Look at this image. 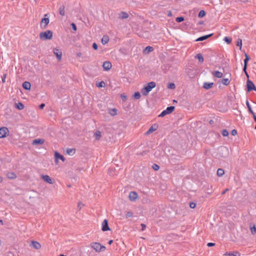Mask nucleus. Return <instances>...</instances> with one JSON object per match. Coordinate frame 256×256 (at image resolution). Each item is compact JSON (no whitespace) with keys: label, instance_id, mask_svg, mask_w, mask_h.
I'll list each match as a JSON object with an SVG mask.
<instances>
[{"label":"nucleus","instance_id":"1","mask_svg":"<svg viewBox=\"0 0 256 256\" xmlns=\"http://www.w3.org/2000/svg\"><path fill=\"white\" fill-rule=\"evenodd\" d=\"M156 84L154 82H151L148 83L144 86L142 89L141 92L143 96H146L148 93L152 90L155 88Z\"/></svg>","mask_w":256,"mask_h":256},{"label":"nucleus","instance_id":"2","mask_svg":"<svg viewBox=\"0 0 256 256\" xmlns=\"http://www.w3.org/2000/svg\"><path fill=\"white\" fill-rule=\"evenodd\" d=\"M53 32L52 30H48L44 32H42L40 34V40H50L52 38Z\"/></svg>","mask_w":256,"mask_h":256},{"label":"nucleus","instance_id":"3","mask_svg":"<svg viewBox=\"0 0 256 256\" xmlns=\"http://www.w3.org/2000/svg\"><path fill=\"white\" fill-rule=\"evenodd\" d=\"M90 246L96 252H100L105 250L106 247L102 246L99 242H92L90 244Z\"/></svg>","mask_w":256,"mask_h":256},{"label":"nucleus","instance_id":"4","mask_svg":"<svg viewBox=\"0 0 256 256\" xmlns=\"http://www.w3.org/2000/svg\"><path fill=\"white\" fill-rule=\"evenodd\" d=\"M175 109V107L174 106H170L167 107L166 110H163L160 114H159L158 117H164L166 114H170L172 113Z\"/></svg>","mask_w":256,"mask_h":256},{"label":"nucleus","instance_id":"5","mask_svg":"<svg viewBox=\"0 0 256 256\" xmlns=\"http://www.w3.org/2000/svg\"><path fill=\"white\" fill-rule=\"evenodd\" d=\"M50 22V20L48 18V14H45L44 16V18H42L40 22V27L43 28H46L48 24Z\"/></svg>","mask_w":256,"mask_h":256},{"label":"nucleus","instance_id":"6","mask_svg":"<svg viewBox=\"0 0 256 256\" xmlns=\"http://www.w3.org/2000/svg\"><path fill=\"white\" fill-rule=\"evenodd\" d=\"M246 89L248 92H250L252 90L256 92V87L253 82L250 80H248L246 82Z\"/></svg>","mask_w":256,"mask_h":256},{"label":"nucleus","instance_id":"7","mask_svg":"<svg viewBox=\"0 0 256 256\" xmlns=\"http://www.w3.org/2000/svg\"><path fill=\"white\" fill-rule=\"evenodd\" d=\"M9 132L8 128L6 127L0 128V138H5L8 132Z\"/></svg>","mask_w":256,"mask_h":256},{"label":"nucleus","instance_id":"8","mask_svg":"<svg viewBox=\"0 0 256 256\" xmlns=\"http://www.w3.org/2000/svg\"><path fill=\"white\" fill-rule=\"evenodd\" d=\"M54 158H55V162L56 164H57L58 162V160H60L62 162H64V160H65L64 157L56 151L54 152Z\"/></svg>","mask_w":256,"mask_h":256},{"label":"nucleus","instance_id":"9","mask_svg":"<svg viewBox=\"0 0 256 256\" xmlns=\"http://www.w3.org/2000/svg\"><path fill=\"white\" fill-rule=\"evenodd\" d=\"M102 230L103 232H106L110 230L108 226V220L106 219L104 220L102 222Z\"/></svg>","mask_w":256,"mask_h":256},{"label":"nucleus","instance_id":"10","mask_svg":"<svg viewBox=\"0 0 256 256\" xmlns=\"http://www.w3.org/2000/svg\"><path fill=\"white\" fill-rule=\"evenodd\" d=\"M53 52L54 54L56 55V58L58 59V60H61L62 56V52L61 50H60L59 49L57 48H54L53 50Z\"/></svg>","mask_w":256,"mask_h":256},{"label":"nucleus","instance_id":"11","mask_svg":"<svg viewBox=\"0 0 256 256\" xmlns=\"http://www.w3.org/2000/svg\"><path fill=\"white\" fill-rule=\"evenodd\" d=\"M138 197V194L136 192H131L129 194L128 198L131 201L136 200Z\"/></svg>","mask_w":256,"mask_h":256},{"label":"nucleus","instance_id":"12","mask_svg":"<svg viewBox=\"0 0 256 256\" xmlns=\"http://www.w3.org/2000/svg\"><path fill=\"white\" fill-rule=\"evenodd\" d=\"M112 66V64L108 61H106L102 64V67L105 70H110Z\"/></svg>","mask_w":256,"mask_h":256},{"label":"nucleus","instance_id":"13","mask_svg":"<svg viewBox=\"0 0 256 256\" xmlns=\"http://www.w3.org/2000/svg\"><path fill=\"white\" fill-rule=\"evenodd\" d=\"M6 175V177L10 180H14L16 178V175L14 172H7Z\"/></svg>","mask_w":256,"mask_h":256},{"label":"nucleus","instance_id":"14","mask_svg":"<svg viewBox=\"0 0 256 256\" xmlns=\"http://www.w3.org/2000/svg\"><path fill=\"white\" fill-rule=\"evenodd\" d=\"M158 128V125L157 124H154L152 125L148 130L146 132V134H150L154 132V131L156 130Z\"/></svg>","mask_w":256,"mask_h":256},{"label":"nucleus","instance_id":"15","mask_svg":"<svg viewBox=\"0 0 256 256\" xmlns=\"http://www.w3.org/2000/svg\"><path fill=\"white\" fill-rule=\"evenodd\" d=\"M42 178L44 182L50 184H52L53 183L52 180L48 175H42Z\"/></svg>","mask_w":256,"mask_h":256},{"label":"nucleus","instance_id":"16","mask_svg":"<svg viewBox=\"0 0 256 256\" xmlns=\"http://www.w3.org/2000/svg\"><path fill=\"white\" fill-rule=\"evenodd\" d=\"M44 142V140L42 138L35 139L32 141L33 145L42 144Z\"/></svg>","mask_w":256,"mask_h":256},{"label":"nucleus","instance_id":"17","mask_svg":"<svg viewBox=\"0 0 256 256\" xmlns=\"http://www.w3.org/2000/svg\"><path fill=\"white\" fill-rule=\"evenodd\" d=\"M30 246H32L36 250H39L41 248L40 244L36 241H32L31 242Z\"/></svg>","mask_w":256,"mask_h":256},{"label":"nucleus","instance_id":"18","mask_svg":"<svg viewBox=\"0 0 256 256\" xmlns=\"http://www.w3.org/2000/svg\"><path fill=\"white\" fill-rule=\"evenodd\" d=\"M22 86L26 90H30L31 84L30 82L26 81L22 83Z\"/></svg>","mask_w":256,"mask_h":256},{"label":"nucleus","instance_id":"19","mask_svg":"<svg viewBox=\"0 0 256 256\" xmlns=\"http://www.w3.org/2000/svg\"><path fill=\"white\" fill-rule=\"evenodd\" d=\"M212 35H213V34H209L208 35H205V36H200L196 40V41L198 42V41L204 40H206L207 38H209L211 36H212Z\"/></svg>","mask_w":256,"mask_h":256},{"label":"nucleus","instance_id":"20","mask_svg":"<svg viewBox=\"0 0 256 256\" xmlns=\"http://www.w3.org/2000/svg\"><path fill=\"white\" fill-rule=\"evenodd\" d=\"M214 82H205L204 83L203 88L206 90H208L212 87Z\"/></svg>","mask_w":256,"mask_h":256},{"label":"nucleus","instance_id":"21","mask_svg":"<svg viewBox=\"0 0 256 256\" xmlns=\"http://www.w3.org/2000/svg\"><path fill=\"white\" fill-rule=\"evenodd\" d=\"M212 74L214 76L216 77L217 78H221L222 77V73L219 71H214L212 72Z\"/></svg>","mask_w":256,"mask_h":256},{"label":"nucleus","instance_id":"22","mask_svg":"<svg viewBox=\"0 0 256 256\" xmlns=\"http://www.w3.org/2000/svg\"><path fill=\"white\" fill-rule=\"evenodd\" d=\"M225 254L230 256H240V254L238 251L226 252Z\"/></svg>","mask_w":256,"mask_h":256},{"label":"nucleus","instance_id":"23","mask_svg":"<svg viewBox=\"0 0 256 256\" xmlns=\"http://www.w3.org/2000/svg\"><path fill=\"white\" fill-rule=\"evenodd\" d=\"M64 8H65V6L63 4L60 6L58 10H59V14L61 16H64V14H65Z\"/></svg>","mask_w":256,"mask_h":256},{"label":"nucleus","instance_id":"24","mask_svg":"<svg viewBox=\"0 0 256 256\" xmlns=\"http://www.w3.org/2000/svg\"><path fill=\"white\" fill-rule=\"evenodd\" d=\"M109 41V38L108 36L104 35L102 38V43L103 44H107Z\"/></svg>","mask_w":256,"mask_h":256},{"label":"nucleus","instance_id":"25","mask_svg":"<svg viewBox=\"0 0 256 256\" xmlns=\"http://www.w3.org/2000/svg\"><path fill=\"white\" fill-rule=\"evenodd\" d=\"M75 148H67L66 150V154L70 156L74 155L76 152Z\"/></svg>","mask_w":256,"mask_h":256},{"label":"nucleus","instance_id":"26","mask_svg":"<svg viewBox=\"0 0 256 256\" xmlns=\"http://www.w3.org/2000/svg\"><path fill=\"white\" fill-rule=\"evenodd\" d=\"M154 50V48L150 46H147L144 50V52L146 54H148Z\"/></svg>","mask_w":256,"mask_h":256},{"label":"nucleus","instance_id":"27","mask_svg":"<svg viewBox=\"0 0 256 256\" xmlns=\"http://www.w3.org/2000/svg\"><path fill=\"white\" fill-rule=\"evenodd\" d=\"M195 58H196L198 59L199 62H200L201 63L204 62V59L202 55L201 54H197Z\"/></svg>","mask_w":256,"mask_h":256},{"label":"nucleus","instance_id":"28","mask_svg":"<svg viewBox=\"0 0 256 256\" xmlns=\"http://www.w3.org/2000/svg\"><path fill=\"white\" fill-rule=\"evenodd\" d=\"M120 17L122 19H126V18H127L128 17V14L126 12H122L120 14Z\"/></svg>","mask_w":256,"mask_h":256},{"label":"nucleus","instance_id":"29","mask_svg":"<svg viewBox=\"0 0 256 256\" xmlns=\"http://www.w3.org/2000/svg\"><path fill=\"white\" fill-rule=\"evenodd\" d=\"M24 104H22V102H18V103L16 104V108L19 110H22L24 108Z\"/></svg>","mask_w":256,"mask_h":256},{"label":"nucleus","instance_id":"30","mask_svg":"<svg viewBox=\"0 0 256 256\" xmlns=\"http://www.w3.org/2000/svg\"><path fill=\"white\" fill-rule=\"evenodd\" d=\"M94 138H95V139L96 140H100V136H101V133H100V132L99 131V130H97L95 132V133L94 134Z\"/></svg>","mask_w":256,"mask_h":256},{"label":"nucleus","instance_id":"31","mask_svg":"<svg viewBox=\"0 0 256 256\" xmlns=\"http://www.w3.org/2000/svg\"><path fill=\"white\" fill-rule=\"evenodd\" d=\"M224 174V170L222 168H220L217 170V175L218 176H222Z\"/></svg>","mask_w":256,"mask_h":256},{"label":"nucleus","instance_id":"32","mask_svg":"<svg viewBox=\"0 0 256 256\" xmlns=\"http://www.w3.org/2000/svg\"><path fill=\"white\" fill-rule=\"evenodd\" d=\"M246 105L247 108H248V112H250L251 114H253V112H254L252 110L251 106H250V103H249L248 100H246Z\"/></svg>","mask_w":256,"mask_h":256},{"label":"nucleus","instance_id":"33","mask_svg":"<svg viewBox=\"0 0 256 256\" xmlns=\"http://www.w3.org/2000/svg\"><path fill=\"white\" fill-rule=\"evenodd\" d=\"M133 97L134 98H135L136 100H138L141 97V94H140L137 92H135L133 95Z\"/></svg>","mask_w":256,"mask_h":256},{"label":"nucleus","instance_id":"34","mask_svg":"<svg viewBox=\"0 0 256 256\" xmlns=\"http://www.w3.org/2000/svg\"><path fill=\"white\" fill-rule=\"evenodd\" d=\"M244 56H245V58L244 60V64L248 65V62L250 60V57L246 53H245Z\"/></svg>","mask_w":256,"mask_h":256},{"label":"nucleus","instance_id":"35","mask_svg":"<svg viewBox=\"0 0 256 256\" xmlns=\"http://www.w3.org/2000/svg\"><path fill=\"white\" fill-rule=\"evenodd\" d=\"M206 14V13L204 10H201L198 13V16L200 18H203Z\"/></svg>","mask_w":256,"mask_h":256},{"label":"nucleus","instance_id":"36","mask_svg":"<svg viewBox=\"0 0 256 256\" xmlns=\"http://www.w3.org/2000/svg\"><path fill=\"white\" fill-rule=\"evenodd\" d=\"M224 40L228 44H230L232 42V39L231 38L225 36L224 38Z\"/></svg>","mask_w":256,"mask_h":256},{"label":"nucleus","instance_id":"37","mask_svg":"<svg viewBox=\"0 0 256 256\" xmlns=\"http://www.w3.org/2000/svg\"><path fill=\"white\" fill-rule=\"evenodd\" d=\"M230 82L228 78H223L222 81V84L225 86H228L230 84Z\"/></svg>","mask_w":256,"mask_h":256},{"label":"nucleus","instance_id":"38","mask_svg":"<svg viewBox=\"0 0 256 256\" xmlns=\"http://www.w3.org/2000/svg\"><path fill=\"white\" fill-rule=\"evenodd\" d=\"M96 86H98L99 88H102V87L104 86L105 83H104V82L101 81V82H98V83H97Z\"/></svg>","mask_w":256,"mask_h":256},{"label":"nucleus","instance_id":"39","mask_svg":"<svg viewBox=\"0 0 256 256\" xmlns=\"http://www.w3.org/2000/svg\"><path fill=\"white\" fill-rule=\"evenodd\" d=\"M222 134L224 136H228V132L226 129H224L222 130Z\"/></svg>","mask_w":256,"mask_h":256},{"label":"nucleus","instance_id":"40","mask_svg":"<svg viewBox=\"0 0 256 256\" xmlns=\"http://www.w3.org/2000/svg\"><path fill=\"white\" fill-rule=\"evenodd\" d=\"M236 46L240 47V50H241L242 46V40L238 38L237 40Z\"/></svg>","mask_w":256,"mask_h":256},{"label":"nucleus","instance_id":"41","mask_svg":"<svg viewBox=\"0 0 256 256\" xmlns=\"http://www.w3.org/2000/svg\"><path fill=\"white\" fill-rule=\"evenodd\" d=\"M168 88L170 89H174L176 88V85L173 82H170L168 84Z\"/></svg>","mask_w":256,"mask_h":256},{"label":"nucleus","instance_id":"42","mask_svg":"<svg viewBox=\"0 0 256 256\" xmlns=\"http://www.w3.org/2000/svg\"><path fill=\"white\" fill-rule=\"evenodd\" d=\"M184 20V17H183V16L177 17L176 18V21L177 22H183Z\"/></svg>","mask_w":256,"mask_h":256},{"label":"nucleus","instance_id":"43","mask_svg":"<svg viewBox=\"0 0 256 256\" xmlns=\"http://www.w3.org/2000/svg\"><path fill=\"white\" fill-rule=\"evenodd\" d=\"M250 229L251 232L252 234H256V226H255V225H253L252 226H251Z\"/></svg>","mask_w":256,"mask_h":256},{"label":"nucleus","instance_id":"44","mask_svg":"<svg viewBox=\"0 0 256 256\" xmlns=\"http://www.w3.org/2000/svg\"><path fill=\"white\" fill-rule=\"evenodd\" d=\"M117 110L116 108H112L111 110V112H110V114L112 116H115L116 114Z\"/></svg>","mask_w":256,"mask_h":256},{"label":"nucleus","instance_id":"45","mask_svg":"<svg viewBox=\"0 0 256 256\" xmlns=\"http://www.w3.org/2000/svg\"><path fill=\"white\" fill-rule=\"evenodd\" d=\"M7 74H4L2 76V83L6 82V77Z\"/></svg>","mask_w":256,"mask_h":256},{"label":"nucleus","instance_id":"46","mask_svg":"<svg viewBox=\"0 0 256 256\" xmlns=\"http://www.w3.org/2000/svg\"><path fill=\"white\" fill-rule=\"evenodd\" d=\"M152 168L155 170H158L160 168V166L156 164H154L152 166Z\"/></svg>","mask_w":256,"mask_h":256},{"label":"nucleus","instance_id":"47","mask_svg":"<svg viewBox=\"0 0 256 256\" xmlns=\"http://www.w3.org/2000/svg\"><path fill=\"white\" fill-rule=\"evenodd\" d=\"M190 206L191 208H194L196 206V204L194 202H191L190 203Z\"/></svg>","mask_w":256,"mask_h":256},{"label":"nucleus","instance_id":"48","mask_svg":"<svg viewBox=\"0 0 256 256\" xmlns=\"http://www.w3.org/2000/svg\"><path fill=\"white\" fill-rule=\"evenodd\" d=\"M84 206V204H82L80 202H79L78 204V210H80L82 208V206Z\"/></svg>","mask_w":256,"mask_h":256},{"label":"nucleus","instance_id":"49","mask_svg":"<svg viewBox=\"0 0 256 256\" xmlns=\"http://www.w3.org/2000/svg\"><path fill=\"white\" fill-rule=\"evenodd\" d=\"M70 25L72 26V30H74V31H76L77 28L76 24L72 22L70 24Z\"/></svg>","mask_w":256,"mask_h":256},{"label":"nucleus","instance_id":"50","mask_svg":"<svg viewBox=\"0 0 256 256\" xmlns=\"http://www.w3.org/2000/svg\"><path fill=\"white\" fill-rule=\"evenodd\" d=\"M133 216V213L132 212H128L126 214V216L127 218L131 217Z\"/></svg>","mask_w":256,"mask_h":256},{"label":"nucleus","instance_id":"51","mask_svg":"<svg viewBox=\"0 0 256 256\" xmlns=\"http://www.w3.org/2000/svg\"><path fill=\"white\" fill-rule=\"evenodd\" d=\"M92 46V48L95 50H97L98 49V44L96 42L93 43Z\"/></svg>","mask_w":256,"mask_h":256},{"label":"nucleus","instance_id":"52","mask_svg":"<svg viewBox=\"0 0 256 256\" xmlns=\"http://www.w3.org/2000/svg\"><path fill=\"white\" fill-rule=\"evenodd\" d=\"M120 97L122 98L123 101H126L127 99L126 96L124 94H122L120 95Z\"/></svg>","mask_w":256,"mask_h":256},{"label":"nucleus","instance_id":"53","mask_svg":"<svg viewBox=\"0 0 256 256\" xmlns=\"http://www.w3.org/2000/svg\"><path fill=\"white\" fill-rule=\"evenodd\" d=\"M221 150L224 152H228V149L226 147H222L221 148Z\"/></svg>","mask_w":256,"mask_h":256},{"label":"nucleus","instance_id":"54","mask_svg":"<svg viewBox=\"0 0 256 256\" xmlns=\"http://www.w3.org/2000/svg\"><path fill=\"white\" fill-rule=\"evenodd\" d=\"M231 134L232 136H236V134H237V130L235 129L232 130L231 132Z\"/></svg>","mask_w":256,"mask_h":256},{"label":"nucleus","instance_id":"55","mask_svg":"<svg viewBox=\"0 0 256 256\" xmlns=\"http://www.w3.org/2000/svg\"><path fill=\"white\" fill-rule=\"evenodd\" d=\"M207 246L208 247H212V246H215V244L213 243V242H208V243Z\"/></svg>","mask_w":256,"mask_h":256},{"label":"nucleus","instance_id":"56","mask_svg":"<svg viewBox=\"0 0 256 256\" xmlns=\"http://www.w3.org/2000/svg\"><path fill=\"white\" fill-rule=\"evenodd\" d=\"M38 106L40 109H42L45 106V104L44 103H42V104H40Z\"/></svg>","mask_w":256,"mask_h":256},{"label":"nucleus","instance_id":"57","mask_svg":"<svg viewBox=\"0 0 256 256\" xmlns=\"http://www.w3.org/2000/svg\"><path fill=\"white\" fill-rule=\"evenodd\" d=\"M248 65L244 64L243 68V71L244 72H246Z\"/></svg>","mask_w":256,"mask_h":256},{"label":"nucleus","instance_id":"58","mask_svg":"<svg viewBox=\"0 0 256 256\" xmlns=\"http://www.w3.org/2000/svg\"><path fill=\"white\" fill-rule=\"evenodd\" d=\"M228 188H226L225 190H224L222 192V194L224 195V194L228 191Z\"/></svg>","mask_w":256,"mask_h":256},{"label":"nucleus","instance_id":"59","mask_svg":"<svg viewBox=\"0 0 256 256\" xmlns=\"http://www.w3.org/2000/svg\"><path fill=\"white\" fill-rule=\"evenodd\" d=\"M141 226L142 227V230H144L146 228V226L144 224H142Z\"/></svg>","mask_w":256,"mask_h":256},{"label":"nucleus","instance_id":"60","mask_svg":"<svg viewBox=\"0 0 256 256\" xmlns=\"http://www.w3.org/2000/svg\"><path fill=\"white\" fill-rule=\"evenodd\" d=\"M252 114V116H253V118L254 119V122H256V114H254V112H253V114Z\"/></svg>","mask_w":256,"mask_h":256},{"label":"nucleus","instance_id":"61","mask_svg":"<svg viewBox=\"0 0 256 256\" xmlns=\"http://www.w3.org/2000/svg\"><path fill=\"white\" fill-rule=\"evenodd\" d=\"M244 74H245L246 76V77H247L248 78H249V75H248V72H244Z\"/></svg>","mask_w":256,"mask_h":256},{"label":"nucleus","instance_id":"62","mask_svg":"<svg viewBox=\"0 0 256 256\" xmlns=\"http://www.w3.org/2000/svg\"><path fill=\"white\" fill-rule=\"evenodd\" d=\"M82 56V54L80 52H78L77 54V56H78L80 57V56Z\"/></svg>","mask_w":256,"mask_h":256},{"label":"nucleus","instance_id":"63","mask_svg":"<svg viewBox=\"0 0 256 256\" xmlns=\"http://www.w3.org/2000/svg\"><path fill=\"white\" fill-rule=\"evenodd\" d=\"M113 242L112 240H110L108 241V244H111Z\"/></svg>","mask_w":256,"mask_h":256},{"label":"nucleus","instance_id":"64","mask_svg":"<svg viewBox=\"0 0 256 256\" xmlns=\"http://www.w3.org/2000/svg\"><path fill=\"white\" fill-rule=\"evenodd\" d=\"M2 176H0V183L2 182Z\"/></svg>","mask_w":256,"mask_h":256}]
</instances>
